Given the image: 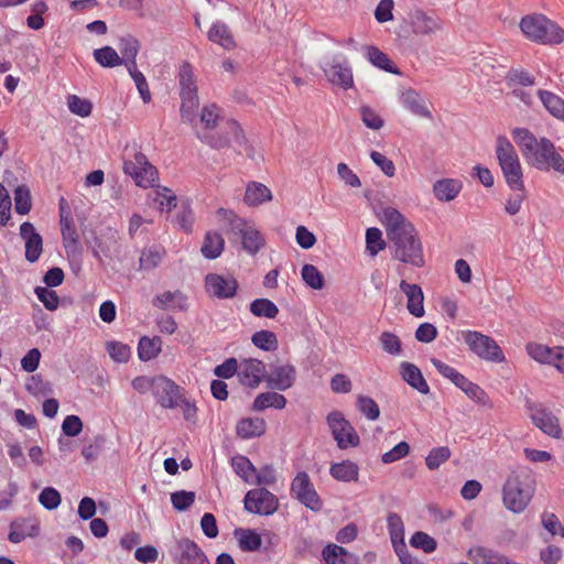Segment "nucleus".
Wrapping results in <instances>:
<instances>
[{
    "label": "nucleus",
    "instance_id": "obj_17",
    "mask_svg": "<svg viewBox=\"0 0 564 564\" xmlns=\"http://www.w3.org/2000/svg\"><path fill=\"white\" fill-rule=\"evenodd\" d=\"M527 351L531 358L541 364L554 366L564 373V347H549L546 345L531 343L527 345Z\"/></svg>",
    "mask_w": 564,
    "mask_h": 564
},
{
    "label": "nucleus",
    "instance_id": "obj_28",
    "mask_svg": "<svg viewBox=\"0 0 564 564\" xmlns=\"http://www.w3.org/2000/svg\"><path fill=\"white\" fill-rule=\"evenodd\" d=\"M39 525L28 519H18L11 523L9 533V541L12 543H20L26 536H35L39 533Z\"/></svg>",
    "mask_w": 564,
    "mask_h": 564
},
{
    "label": "nucleus",
    "instance_id": "obj_51",
    "mask_svg": "<svg viewBox=\"0 0 564 564\" xmlns=\"http://www.w3.org/2000/svg\"><path fill=\"white\" fill-rule=\"evenodd\" d=\"M505 78L509 86L518 84L527 87L535 84L534 76L522 68H510Z\"/></svg>",
    "mask_w": 564,
    "mask_h": 564
},
{
    "label": "nucleus",
    "instance_id": "obj_46",
    "mask_svg": "<svg viewBox=\"0 0 564 564\" xmlns=\"http://www.w3.org/2000/svg\"><path fill=\"white\" fill-rule=\"evenodd\" d=\"M251 341L256 347L264 351H274L279 346L276 335L265 329L256 332L251 337Z\"/></svg>",
    "mask_w": 564,
    "mask_h": 564
},
{
    "label": "nucleus",
    "instance_id": "obj_3",
    "mask_svg": "<svg viewBox=\"0 0 564 564\" xmlns=\"http://www.w3.org/2000/svg\"><path fill=\"white\" fill-rule=\"evenodd\" d=\"M534 495V478L529 469L512 471L503 489L502 500L505 507L514 512H522Z\"/></svg>",
    "mask_w": 564,
    "mask_h": 564
},
{
    "label": "nucleus",
    "instance_id": "obj_34",
    "mask_svg": "<svg viewBox=\"0 0 564 564\" xmlns=\"http://www.w3.org/2000/svg\"><path fill=\"white\" fill-rule=\"evenodd\" d=\"M265 432V421L260 417L242 419L237 424V434L241 438L257 437Z\"/></svg>",
    "mask_w": 564,
    "mask_h": 564
},
{
    "label": "nucleus",
    "instance_id": "obj_54",
    "mask_svg": "<svg viewBox=\"0 0 564 564\" xmlns=\"http://www.w3.org/2000/svg\"><path fill=\"white\" fill-rule=\"evenodd\" d=\"M67 106L70 112L80 117H88L93 110V105L89 100L79 98L76 95H70L67 98Z\"/></svg>",
    "mask_w": 564,
    "mask_h": 564
},
{
    "label": "nucleus",
    "instance_id": "obj_18",
    "mask_svg": "<svg viewBox=\"0 0 564 564\" xmlns=\"http://www.w3.org/2000/svg\"><path fill=\"white\" fill-rule=\"evenodd\" d=\"M238 377L242 386L256 389L265 381V365L257 358L243 359L239 366Z\"/></svg>",
    "mask_w": 564,
    "mask_h": 564
},
{
    "label": "nucleus",
    "instance_id": "obj_15",
    "mask_svg": "<svg viewBox=\"0 0 564 564\" xmlns=\"http://www.w3.org/2000/svg\"><path fill=\"white\" fill-rule=\"evenodd\" d=\"M206 292L214 297L232 299L237 294L238 281L232 275L208 273L205 276Z\"/></svg>",
    "mask_w": 564,
    "mask_h": 564
},
{
    "label": "nucleus",
    "instance_id": "obj_7",
    "mask_svg": "<svg viewBox=\"0 0 564 564\" xmlns=\"http://www.w3.org/2000/svg\"><path fill=\"white\" fill-rule=\"evenodd\" d=\"M180 87H181V117L184 121L193 123L195 120V110L199 105L197 95V86L194 80L192 66L184 63L180 69Z\"/></svg>",
    "mask_w": 564,
    "mask_h": 564
},
{
    "label": "nucleus",
    "instance_id": "obj_53",
    "mask_svg": "<svg viewBox=\"0 0 564 564\" xmlns=\"http://www.w3.org/2000/svg\"><path fill=\"white\" fill-rule=\"evenodd\" d=\"M451 457V449L447 446L433 448L425 458L429 469H437L441 464L445 463Z\"/></svg>",
    "mask_w": 564,
    "mask_h": 564
},
{
    "label": "nucleus",
    "instance_id": "obj_59",
    "mask_svg": "<svg viewBox=\"0 0 564 564\" xmlns=\"http://www.w3.org/2000/svg\"><path fill=\"white\" fill-rule=\"evenodd\" d=\"M107 351L110 355V357L117 362H127L131 355L130 347L120 341H108Z\"/></svg>",
    "mask_w": 564,
    "mask_h": 564
},
{
    "label": "nucleus",
    "instance_id": "obj_45",
    "mask_svg": "<svg viewBox=\"0 0 564 564\" xmlns=\"http://www.w3.org/2000/svg\"><path fill=\"white\" fill-rule=\"evenodd\" d=\"M302 280L313 290H322L325 286L323 273L313 264H304L301 270Z\"/></svg>",
    "mask_w": 564,
    "mask_h": 564
},
{
    "label": "nucleus",
    "instance_id": "obj_48",
    "mask_svg": "<svg viewBox=\"0 0 564 564\" xmlns=\"http://www.w3.org/2000/svg\"><path fill=\"white\" fill-rule=\"evenodd\" d=\"M31 193L26 185H19L14 189V208L20 215H25L31 210Z\"/></svg>",
    "mask_w": 564,
    "mask_h": 564
},
{
    "label": "nucleus",
    "instance_id": "obj_41",
    "mask_svg": "<svg viewBox=\"0 0 564 564\" xmlns=\"http://www.w3.org/2000/svg\"><path fill=\"white\" fill-rule=\"evenodd\" d=\"M94 57L102 67L111 68L123 64V59L111 46H104L94 51Z\"/></svg>",
    "mask_w": 564,
    "mask_h": 564
},
{
    "label": "nucleus",
    "instance_id": "obj_64",
    "mask_svg": "<svg viewBox=\"0 0 564 564\" xmlns=\"http://www.w3.org/2000/svg\"><path fill=\"white\" fill-rule=\"evenodd\" d=\"M238 361L236 358H228L223 364L218 365L214 369V375L221 379H229L235 373L238 375Z\"/></svg>",
    "mask_w": 564,
    "mask_h": 564
},
{
    "label": "nucleus",
    "instance_id": "obj_9",
    "mask_svg": "<svg viewBox=\"0 0 564 564\" xmlns=\"http://www.w3.org/2000/svg\"><path fill=\"white\" fill-rule=\"evenodd\" d=\"M223 134H214L208 132H197V137L200 141L207 143L214 149H223L230 144V139L236 144V148L240 149L246 145V135L239 123L232 119L226 120L224 124Z\"/></svg>",
    "mask_w": 564,
    "mask_h": 564
},
{
    "label": "nucleus",
    "instance_id": "obj_42",
    "mask_svg": "<svg viewBox=\"0 0 564 564\" xmlns=\"http://www.w3.org/2000/svg\"><path fill=\"white\" fill-rule=\"evenodd\" d=\"M231 466L235 473L240 476L246 482L253 484V476L256 467L253 464L242 455H237L231 458Z\"/></svg>",
    "mask_w": 564,
    "mask_h": 564
},
{
    "label": "nucleus",
    "instance_id": "obj_60",
    "mask_svg": "<svg viewBox=\"0 0 564 564\" xmlns=\"http://www.w3.org/2000/svg\"><path fill=\"white\" fill-rule=\"evenodd\" d=\"M140 48L139 41L128 35L126 37H121L119 42V50L122 54V59L137 58L138 52Z\"/></svg>",
    "mask_w": 564,
    "mask_h": 564
},
{
    "label": "nucleus",
    "instance_id": "obj_16",
    "mask_svg": "<svg viewBox=\"0 0 564 564\" xmlns=\"http://www.w3.org/2000/svg\"><path fill=\"white\" fill-rule=\"evenodd\" d=\"M327 80L334 85L348 90L354 87L352 69L345 57L335 56L329 66L324 68Z\"/></svg>",
    "mask_w": 564,
    "mask_h": 564
},
{
    "label": "nucleus",
    "instance_id": "obj_49",
    "mask_svg": "<svg viewBox=\"0 0 564 564\" xmlns=\"http://www.w3.org/2000/svg\"><path fill=\"white\" fill-rule=\"evenodd\" d=\"M357 409L368 419L375 421L380 415V409L377 402L367 395H358L356 402Z\"/></svg>",
    "mask_w": 564,
    "mask_h": 564
},
{
    "label": "nucleus",
    "instance_id": "obj_61",
    "mask_svg": "<svg viewBox=\"0 0 564 564\" xmlns=\"http://www.w3.org/2000/svg\"><path fill=\"white\" fill-rule=\"evenodd\" d=\"M361 120L365 126L372 130H379L383 127L384 121L382 118L370 107L362 106L360 108Z\"/></svg>",
    "mask_w": 564,
    "mask_h": 564
},
{
    "label": "nucleus",
    "instance_id": "obj_6",
    "mask_svg": "<svg viewBox=\"0 0 564 564\" xmlns=\"http://www.w3.org/2000/svg\"><path fill=\"white\" fill-rule=\"evenodd\" d=\"M217 215L228 221L231 231L242 238V248L250 254H256L264 246V238L253 227L247 226L245 219L238 217L232 210L219 208Z\"/></svg>",
    "mask_w": 564,
    "mask_h": 564
},
{
    "label": "nucleus",
    "instance_id": "obj_13",
    "mask_svg": "<svg viewBox=\"0 0 564 564\" xmlns=\"http://www.w3.org/2000/svg\"><path fill=\"white\" fill-rule=\"evenodd\" d=\"M291 491L301 503L312 511H319L322 509V500L305 471H301L295 476L291 485Z\"/></svg>",
    "mask_w": 564,
    "mask_h": 564
},
{
    "label": "nucleus",
    "instance_id": "obj_32",
    "mask_svg": "<svg viewBox=\"0 0 564 564\" xmlns=\"http://www.w3.org/2000/svg\"><path fill=\"white\" fill-rule=\"evenodd\" d=\"M366 56L373 66L391 74H401L400 69L392 63L389 56L380 51L377 46H366Z\"/></svg>",
    "mask_w": 564,
    "mask_h": 564
},
{
    "label": "nucleus",
    "instance_id": "obj_56",
    "mask_svg": "<svg viewBox=\"0 0 564 564\" xmlns=\"http://www.w3.org/2000/svg\"><path fill=\"white\" fill-rule=\"evenodd\" d=\"M219 111V108L215 104L205 106L202 109L200 123L204 126L206 130H213L214 128H216L220 119Z\"/></svg>",
    "mask_w": 564,
    "mask_h": 564
},
{
    "label": "nucleus",
    "instance_id": "obj_4",
    "mask_svg": "<svg viewBox=\"0 0 564 564\" xmlns=\"http://www.w3.org/2000/svg\"><path fill=\"white\" fill-rule=\"evenodd\" d=\"M519 25L524 36L532 42L560 44L564 41V30L543 14H528L521 19Z\"/></svg>",
    "mask_w": 564,
    "mask_h": 564
},
{
    "label": "nucleus",
    "instance_id": "obj_39",
    "mask_svg": "<svg viewBox=\"0 0 564 564\" xmlns=\"http://www.w3.org/2000/svg\"><path fill=\"white\" fill-rule=\"evenodd\" d=\"M162 348V339L159 336H154L152 338L148 336H143L139 340L138 345V355L142 361H149L154 359L160 352Z\"/></svg>",
    "mask_w": 564,
    "mask_h": 564
},
{
    "label": "nucleus",
    "instance_id": "obj_63",
    "mask_svg": "<svg viewBox=\"0 0 564 564\" xmlns=\"http://www.w3.org/2000/svg\"><path fill=\"white\" fill-rule=\"evenodd\" d=\"M158 170L148 160L147 165L142 166L140 177L138 178V186L153 187L158 181Z\"/></svg>",
    "mask_w": 564,
    "mask_h": 564
},
{
    "label": "nucleus",
    "instance_id": "obj_11",
    "mask_svg": "<svg viewBox=\"0 0 564 564\" xmlns=\"http://www.w3.org/2000/svg\"><path fill=\"white\" fill-rule=\"evenodd\" d=\"M245 509L254 514L270 516L279 507L278 498L265 488H256L249 490L243 499Z\"/></svg>",
    "mask_w": 564,
    "mask_h": 564
},
{
    "label": "nucleus",
    "instance_id": "obj_58",
    "mask_svg": "<svg viewBox=\"0 0 564 564\" xmlns=\"http://www.w3.org/2000/svg\"><path fill=\"white\" fill-rule=\"evenodd\" d=\"M147 165V156L142 152H137L134 154L133 161H124L123 171L126 174L133 177L135 184L138 185V178L140 177L142 166Z\"/></svg>",
    "mask_w": 564,
    "mask_h": 564
},
{
    "label": "nucleus",
    "instance_id": "obj_20",
    "mask_svg": "<svg viewBox=\"0 0 564 564\" xmlns=\"http://www.w3.org/2000/svg\"><path fill=\"white\" fill-rule=\"evenodd\" d=\"M296 379V370L292 365H270V371H267L265 382L268 387L285 391L291 388Z\"/></svg>",
    "mask_w": 564,
    "mask_h": 564
},
{
    "label": "nucleus",
    "instance_id": "obj_47",
    "mask_svg": "<svg viewBox=\"0 0 564 564\" xmlns=\"http://www.w3.org/2000/svg\"><path fill=\"white\" fill-rule=\"evenodd\" d=\"M387 243L382 238V232L376 227L368 228L366 231V248L370 256H377L379 251L386 248Z\"/></svg>",
    "mask_w": 564,
    "mask_h": 564
},
{
    "label": "nucleus",
    "instance_id": "obj_19",
    "mask_svg": "<svg viewBox=\"0 0 564 564\" xmlns=\"http://www.w3.org/2000/svg\"><path fill=\"white\" fill-rule=\"evenodd\" d=\"M176 551L175 562L177 564H210L203 549L188 538L176 541Z\"/></svg>",
    "mask_w": 564,
    "mask_h": 564
},
{
    "label": "nucleus",
    "instance_id": "obj_31",
    "mask_svg": "<svg viewBox=\"0 0 564 564\" xmlns=\"http://www.w3.org/2000/svg\"><path fill=\"white\" fill-rule=\"evenodd\" d=\"M271 199V191L264 184L258 182L248 183L243 198L247 205L258 206Z\"/></svg>",
    "mask_w": 564,
    "mask_h": 564
},
{
    "label": "nucleus",
    "instance_id": "obj_14",
    "mask_svg": "<svg viewBox=\"0 0 564 564\" xmlns=\"http://www.w3.org/2000/svg\"><path fill=\"white\" fill-rule=\"evenodd\" d=\"M153 395L164 409H175L182 401L180 387L171 379L160 376L154 378Z\"/></svg>",
    "mask_w": 564,
    "mask_h": 564
},
{
    "label": "nucleus",
    "instance_id": "obj_10",
    "mask_svg": "<svg viewBox=\"0 0 564 564\" xmlns=\"http://www.w3.org/2000/svg\"><path fill=\"white\" fill-rule=\"evenodd\" d=\"M327 424L332 431L333 437L340 449L359 444V436L350 422L346 420L341 412L333 411L327 415Z\"/></svg>",
    "mask_w": 564,
    "mask_h": 564
},
{
    "label": "nucleus",
    "instance_id": "obj_57",
    "mask_svg": "<svg viewBox=\"0 0 564 564\" xmlns=\"http://www.w3.org/2000/svg\"><path fill=\"white\" fill-rule=\"evenodd\" d=\"M34 292L48 311H55L58 307L59 297L55 291L45 286H36Z\"/></svg>",
    "mask_w": 564,
    "mask_h": 564
},
{
    "label": "nucleus",
    "instance_id": "obj_37",
    "mask_svg": "<svg viewBox=\"0 0 564 564\" xmlns=\"http://www.w3.org/2000/svg\"><path fill=\"white\" fill-rule=\"evenodd\" d=\"M224 246L225 240L220 234L208 231L205 235L200 251L206 259H216L221 254Z\"/></svg>",
    "mask_w": 564,
    "mask_h": 564
},
{
    "label": "nucleus",
    "instance_id": "obj_21",
    "mask_svg": "<svg viewBox=\"0 0 564 564\" xmlns=\"http://www.w3.org/2000/svg\"><path fill=\"white\" fill-rule=\"evenodd\" d=\"M20 236L25 241V259L31 263L36 262L43 251L42 236L30 221L20 226Z\"/></svg>",
    "mask_w": 564,
    "mask_h": 564
},
{
    "label": "nucleus",
    "instance_id": "obj_23",
    "mask_svg": "<svg viewBox=\"0 0 564 564\" xmlns=\"http://www.w3.org/2000/svg\"><path fill=\"white\" fill-rule=\"evenodd\" d=\"M64 203L65 200L64 198H62L61 205H63ZM61 209L62 214L59 224L64 247L68 253L75 254L80 251L79 235L77 234L73 218L68 214H64L63 206H61Z\"/></svg>",
    "mask_w": 564,
    "mask_h": 564
},
{
    "label": "nucleus",
    "instance_id": "obj_1",
    "mask_svg": "<svg viewBox=\"0 0 564 564\" xmlns=\"http://www.w3.org/2000/svg\"><path fill=\"white\" fill-rule=\"evenodd\" d=\"M392 258L415 268L425 265L423 246L414 226L393 207H386L381 214Z\"/></svg>",
    "mask_w": 564,
    "mask_h": 564
},
{
    "label": "nucleus",
    "instance_id": "obj_50",
    "mask_svg": "<svg viewBox=\"0 0 564 564\" xmlns=\"http://www.w3.org/2000/svg\"><path fill=\"white\" fill-rule=\"evenodd\" d=\"M410 544L412 547L423 550L425 553H432L437 547L436 540L423 531L412 534Z\"/></svg>",
    "mask_w": 564,
    "mask_h": 564
},
{
    "label": "nucleus",
    "instance_id": "obj_12",
    "mask_svg": "<svg viewBox=\"0 0 564 564\" xmlns=\"http://www.w3.org/2000/svg\"><path fill=\"white\" fill-rule=\"evenodd\" d=\"M527 409L530 413V419L533 424L540 429L543 433L560 438L562 430L558 423V419L545 408L542 403L527 401Z\"/></svg>",
    "mask_w": 564,
    "mask_h": 564
},
{
    "label": "nucleus",
    "instance_id": "obj_38",
    "mask_svg": "<svg viewBox=\"0 0 564 564\" xmlns=\"http://www.w3.org/2000/svg\"><path fill=\"white\" fill-rule=\"evenodd\" d=\"M235 536L238 540L240 550L256 552L261 547L262 539L259 533L251 529H236Z\"/></svg>",
    "mask_w": 564,
    "mask_h": 564
},
{
    "label": "nucleus",
    "instance_id": "obj_26",
    "mask_svg": "<svg viewBox=\"0 0 564 564\" xmlns=\"http://www.w3.org/2000/svg\"><path fill=\"white\" fill-rule=\"evenodd\" d=\"M325 564H360L359 558L337 544H328L322 551Z\"/></svg>",
    "mask_w": 564,
    "mask_h": 564
},
{
    "label": "nucleus",
    "instance_id": "obj_52",
    "mask_svg": "<svg viewBox=\"0 0 564 564\" xmlns=\"http://www.w3.org/2000/svg\"><path fill=\"white\" fill-rule=\"evenodd\" d=\"M196 498L194 491L178 490L171 494V502L177 511H185L191 508Z\"/></svg>",
    "mask_w": 564,
    "mask_h": 564
},
{
    "label": "nucleus",
    "instance_id": "obj_22",
    "mask_svg": "<svg viewBox=\"0 0 564 564\" xmlns=\"http://www.w3.org/2000/svg\"><path fill=\"white\" fill-rule=\"evenodd\" d=\"M409 22L412 32L416 35H429L442 29V22L437 17L427 14L422 10H415L410 13Z\"/></svg>",
    "mask_w": 564,
    "mask_h": 564
},
{
    "label": "nucleus",
    "instance_id": "obj_55",
    "mask_svg": "<svg viewBox=\"0 0 564 564\" xmlns=\"http://www.w3.org/2000/svg\"><path fill=\"white\" fill-rule=\"evenodd\" d=\"M39 501L45 509L54 510L61 505L62 497L55 488L45 487L39 495Z\"/></svg>",
    "mask_w": 564,
    "mask_h": 564
},
{
    "label": "nucleus",
    "instance_id": "obj_62",
    "mask_svg": "<svg viewBox=\"0 0 564 564\" xmlns=\"http://www.w3.org/2000/svg\"><path fill=\"white\" fill-rule=\"evenodd\" d=\"M162 260V252L156 248H150L142 252L139 262L143 270H151L158 267Z\"/></svg>",
    "mask_w": 564,
    "mask_h": 564
},
{
    "label": "nucleus",
    "instance_id": "obj_24",
    "mask_svg": "<svg viewBox=\"0 0 564 564\" xmlns=\"http://www.w3.org/2000/svg\"><path fill=\"white\" fill-rule=\"evenodd\" d=\"M400 289L408 297L406 307L410 314L415 317H422L424 315V294L422 288L417 284H411L402 280L400 282Z\"/></svg>",
    "mask_w": 564,
    "mask_h": 564
},
{
    "label": "nucleus",
    "instance_id": "obj_33",
    "mask_svg": "<svg viewBox=\"0 0 564 564\" xmlns=\"http://www.w3.org/2000/svg\"><path fill=\"white\" fill-rule=\"evenodd\" d=\"M536 94L550 115L564 121V100L557 95L544 89H539Z\"/></svg>",
    "mask_w": 564,
    "mask_h": 564
},
{
    "label": "nucleus",
    "instance_id": "obj_35",
    "mask_svg": "<svg viewBox=\"0 0 564 564\" xmlns=\"http://www.w3.org/2000/svg\"><path fill=\"white\" fill-rule=\"evenodd\" d=\"M209 41L221 45L225 50H231L236 46L234 36L229 28L220 21L213 24L208 32Z\"/></svg>",
    "mask_w": 564,
    "mask_h": 564
},
{
    "label": "nucleus",
    "instance_id": "obj_8",
    "mask_svg": "<svg viewBox=\"0 0 564 564\" xmlns=\"http://www.w3.org/2000/svg\"><path fill=\"white\" fill-rule=\"evenodd\" d=\"M464 339L469 349L479 358L492 362H502L505 360L501 348L491 337L479 332L468 330L464 333Z\"/></svg>",
    "mask_w": 564,
    "mask_h": 564
},
{
    "label": "nucleus",
    "instance_id": "obj_25",
    "mask_svg": "<svg viewBox=\"0 0 564 564\" xmlns=\"http://www.w3.org/2000/svg\"><path fill=\"white\" fill-rule=\"evenodd\" d=\"M400 369L403 380L409 386L422 394H427L430 392V387L426 380L424 379L421 370L415 365L404 361L401 364Z\"/></svg>",
    "mask_w": 564,
    "mask_h": 564
},
{
    "label": "nucleus",
    "instance_id": "obj_43",
    "mask_svg": "<svg viewBox=\"0 0 564 564\" xmlns=\"http://www.w3.org/2000/svg\"><path fill=\"white\" fill-rule=\"evenodd\" d=\"M387 522L390 539L395 549L399 544L404 543V524L401 517L395 512L388 514Z\"/></svg>",
    "mask_w": 564,
    "mask_h": 564
},
{
    "label": "nucleus",
    "instance_id": "obj_30",
    "mask_svg": "<svg viewBox=\"0 0 564 564\" xmlns=\"http://www.w3.org/2000/svg\"><path fill=\"white\" fill-rule=\"evenodd\" d=\"M152 303L155 307L161 310H166L169 307L178 308L180 311L187 310L186 296L180 291H166L159 294L153 299Z\"/></svg>",
    "mask_w": 564,
    "mask_h": 564
},
{
    "label": "nucleus",
    "instance_id": "obj_27",
    "mask_svg": "<svg viewBox=\"0 0 564 564\" xmlns=\"http://www.w3.org/2000/svg\"><path fill=\"white\" fill-rule=\"evenodd\" d=\"M402 105L413 115L432 119V112L426 107L424 99L414 89H408L401 94Z\"/></svg>",
    "mask_w": 564,
    "mask_h": 564
},
{
    "label": "nucleus",
    "instance_id": "obj_2",
    "mask_svg": "<svg viewBox=\"0 0 564 564\" xmlns=\"http://www.w3.org/2000/svg\"><path fill=\"white\" fill-rule=\"evenodd\" d=\"M512 137L531 167L542 172L554 171L564 176V158L550 139L536 138L527 128H514Z\"/></svg>",
    "mask_w": 564,
    "mask_h": 564
},
{
    "label": "nucleus",
    "instance_id": "obj_36",
    "mask_svg": "<svg viewBox=\"0 0 564 564\" xmlns=\"http://www.w3.org/2000/svg\"><path fill=\"white\" fill-rule=\"evenodd\" d=\"M460 182L453 178L437 181L433 186L434 195L442 202L453 200L460 192Z\"/></svg>",
    "mask_w": 564,
    "mask_h": 564
},
{
    "label": "nucleus",
    "instance_id": "obj_44",
    "mask_svg": "<svg viewBox=\"0 0 564 564\" xmlns=\"http://www.w3.org/2000/svg\"><path fill=\"white\" fill-rule=\"evenodd\" d=\"M250 312L257 317L274 318L279 308L269 299H256L250 303Z\"/></svg>",
    "mask_w": 564,
    "mask_h": 564
},
{
    "label": "nucleus",
    "instance_id": "obj_29",
    "mask_svg": "<svg viewBox=\"0 0 564 564\" xmlns=\"http://www.w3.org/2000/svg\"><path fill=\"white\" fill-rule=\"evenodd\" d=\"M329 474L338 481H356L358 480L359 467L354 462L346 459L332 464Z\"/></svg>",
    "mask_w": 564,
    "mask_h": 564
},
{
    "label": "nucleus",
    "instance_id": "obj_40",
    "mask_svg": "<svg viewBox=\"0 0 564 564\" xmlns=\"http://www.w3.org/2000/svg\"><path fill=\"white\" fill-rule=\"evenodd\" d=\"M286 399L278 392H263L257 395L253 401L252 409L256 411H263L267 408H274L281 410L285 406Z\"/></svg>",
    "mask_w": 564,
    "mask_h": 564
},
{
    "label": "nucleus",
    "instance_id": "obj_5",
    "mask_svg": "<svg viewBox=\"0 0 564 564\" xmlns=\"http://www.w3.org/2000/svg\"><path fill=\"white\" fill-rule=\"evenodd\" d=\"M496 155L508 186L512 191H524L523 173L514 147L506 135H498Z\"/></svg>",
    "mask_w": 564,
    "mask_h": 564
}]
</instances>
